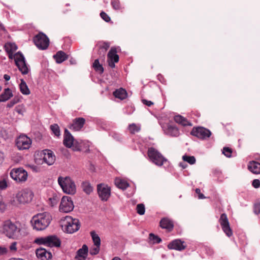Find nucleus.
<instances>
[{
  "label": "nucleus",
  "instance_id": "f257e3e1",
  "mask_svg": "<svg viewBox=\"0 0 260 260\" xmlns=\"http://www.w3.org/2000/svg\"><path fill=\"white\" fill-rule=\"evenodd\" d=\"M5 49L9 55L10 59L14 58L16 64L19 68V70L23 74H26L28 73V68L26 67L24 61V58L22 54L19 53H13L17 49V46L15 43H7L5 45Z\"/></svg>",
  "mask_w": 260,
  "mask_h": 260
},
{
  "label": "nucleus",
  "instance_id": "f03ea898",
  "mask_svg": "<svg viewBox=\"0 0 260 260\" xmlns=\"http://www.w3.org/2000/svg\"><path fill=\"white\" fill-rule=\"evenodd\" d=\"M34 157L35 162L38 165H41L45 163L48 166H52L56 160L55 154L50 149L36 151Z\"/></svg>",
  "mask_w": 260,
  "mask_h": 260
},
{
  "label": "nucleus",
  "instance_id": "7ed1b4c3",
  "mask_svg": "<svg viewBox=\"0 0 260 260\" xmlns=\"http://www.w3.org/2000/svg\"><path fill=\"white\" fill-rule=\"evenodd\" d=\"M60 224L62 231L69 234L76 232L80 228V222L79 219L73 218L70 216H66L62 218L60 220Z\"/></svg>",
  "mask_w": 260,
  "mask_h": 260
},
{
  "label": "nucleus",
  "instance_id": "20e7f679",
  "mask_svg": "<svg viewBox=\"0 0 260 260\" xmlns=\"http://www.w3.org/2000/svg\"><path fill=\"white\" fill-rule=\"evenodd\" d=\"M51 220V217L47 212L37 214L34 216V229L43 231L48 226Z\"/></svg>",
  "mask_w": 260,
  "mask_h": 260
},
{
  "label": "nucleus",
  "instance_id": "39448f33",
  "mask_svg": "<svg viewBox=\"0 0 260 260\" xmlns=\"http://www.w3.org/2000/svg\"><path fill=\"white\" fill-rule=\"evenodd\" d=\"M58 183L63 191L69 194H74L76 192V186L74 181L69 176H59Z\"/></svg>",
  "mask_w": 260,
  "mask_h": 260
},
{
  "label": "nucleus",
  "instance_id": "423d86ee",
  "mask_svg": "<svg viewBox=\"0 0 260 260\" xmlns=\"http://www.w3.org/2000/svg\"><path fill=\"white\" fill-rule=\"evenodd\" d=\"M147 154L152 162L158 166H161L167 161V159L153 147L148 148Z\"/></svg>",
  "mask_w": 260,
  "mask_h": 260
},
{
  "label": "nucleus",
  "instance_id": "0eeeda50",
  "mask_svg": "<svg viewBox=\"0 0 260 260\" xmlns=\"http://www.w3.org/2000/svg\"><path fill=\"white\" fill-rule=\"evenodd\" d=\"M11 177L17 183H23L26 181L27 172L22 168H13L10 173Z\"/></svg>",
  "mask_w": 260,
  "mask_h": 260
},
{
  "label": "nucleus",
  "instance_id": "6e6552de",
  "mask_svg": "<svg viewBox=\"0 0 260 260\" xmlns=\"http://www.w3.org/2000/svg\"><path fill=\"white\" fill-rule=\"evenodd\" d=\"M34 43L39 49L45 50L49 46V40L45 34L41 32L34 37Z\"/></svg>",
  "mask_w": 260,
  "mask_h": 260
},
{
  "label": "nucleus",
  "instance_id": "1a4fd4ad",
  "mask_svg": "<svg viewBox=\"0 0 260 260\" xmlns=\"http://www.w3.org/2000/svg\"><path fill=\"white\" fill-rule=\"evenodd\" d=\"M3 230V232L6 235L10 238H14L18 231L17 226L9 220H6L4 222Z\"/></svg>",
  "mask_w": 260,
  "mask_h": 260
},
{
  "label": "nucleus",
  "instance_id": "9d476101",
  "mask_svg": "<svg viewBox=\"0 0 260 260\" xmlns=\"http://www.w3.org/2000/svg\"><path fill=\"white\" fill-rule=\"evenodd\" d=\"M190 134L200 139L205 140L209 138L212 133L209 129L204 127L199 126L194 127L192 129Z\"/></svg>",
  "mask_w": 260,
  "mask_h": 260
},
{
  "label": "nucleus",
  "instance_id": "9b49d317",
  "mask_svg": "<svg viewBox=\"0 0 260 260\" xmlns=\"http://www.w3.org/2000/svg\"><path fill=\"white\" fill-rule=\"evenodd\" d=\"M74 206L71 198L68 196H63L59 206V211L64 213H68L72 211Z\"/></svg>",
  "mask_w": 260,
  "mask_h": 260
},
{
  "label": "nucleus",
  "instance_id": "f8f14e48",
  "mask_svg": "<svg viewBox=\"0 0 260 260\" xmlns=\"http://www.w3.org/2000/svg\"><path fill=\"white\" fill-rule=\"evenodd\" d=\"M32 191L30 189L26 188L18 192L16 196L17 201L20 204H25L32 200Z\"/></svg>",
  "mask_w": 260,
  "mask_h": 260
},
{
  "label": "nucleus",
  "instance_id": "ddd939ff",
  "mask_svg": "<svg viewBox=\"0 0 260 260\" xmlns=\"http://www.w3.org/2000/svg\"><path fill=\"white\" fill-rule=\"evenodd\" d=\"M219 222L226 235L229 237H231L233 235V232L230 228L229 219L225 213L221 214Z\"/></svg>",
  "mask_w": 260,
  "mask_h": 260
},
{
  "label": "nucleus",
  "instance_id": "4468645a",
  "mask_svg": "<svg viewBox=\"0 0 260 260\" xmlns=\"http://www.w3.org/2000/svg\"><path fill=\"white\" fill-rule=\"evenodd\" d=\"M31 144V139L26 135H20L16 140V145L19 150L28 149Z\"/></svg>",
  "mask_w": 260,
  "mask_h": 260
},
{
  "label": "nucleus",
  "instance_id": "2eb2a0df",
  "mask_svg": "<svg viewBox=\"0 0 260 260\" xmlns=\"http://www.w3.org/2000/svg\"><path fill=\"white\" fill-rule=\"evenodd\" d=\"M99 197L103 201H107L111 195V189L107 185L100 184L97 186Z\"/></svg>",
  "mask_w": 260,
  "mask_h": 260
},
{
  "label": "nucleus",
  "instance_id": "dca6fc26",
  "mask_svg": "<svg viewBox=\"0 0 260 260\" xmlns=\"http://www.w3.org/2000/svg\"><path fill=\"white\" fill-rule=\"evenodd\" d=\"M117 53L116 48L112 47L107 54L108 64L111 68H115V63L119 61V57Z\"/></svg>",
  "mask_w": 260,
  "mask_h": 260
},
{
  "label": "nucleus",
  "instance_id": "f3484780",
  "mask_svg": "<svg viewBox=\"0 0 260 260\" xmlns=\"http://www.w3.org/2000/svg\"><path fill=\"white\" fill-rule=\"evenodd\" d=\"M85 123V119L84 118H76L69 126V128L72 131H79L83 127Z\"/></svg>",
  "mask_w": 260,
  "mask_h": 260
},
{
  "label": "nucleus",
  "instance_id": "a211bd4d",
  "mask_svg": "<svg viewBox=\"0 0 260 260\" xmlns=\"http://www.w3.org/2000/svg\"><path fill=\"white\" fill-rule=\"evenodd\" d=\"M74 142L75 139L73 136L67 129H65L63 140V145L67 148H71Z\"/></svg>",
  "mask_w": 260,
  "mask_h": 260
},
{
  "label": "nucleus",
  "instance_id": "6ab92c4d",
  "mask_svg": "<svg viewBox=\"0 0 260 260\" xmlns=\"http://www.w3.org/2000/svg\"><path fill=\"white\" fill-rule=\"evenodd\" d=\"M168 247L170 249L181 251L186 248V246L184 245V241H182L180 239H176L170 243L168 245Z\"/></svg>",
  "mask_w": 260,
  "mask_h": 260
},
{
  "label": "nucleus",
  "instance_id": "aec40b11",
  "mask_svg": "<svg viewBox=\"0 0 260 260\" xmlns=\"http://www.w3.org/2000/svg\"><path fill=\"white\" fill-rule=\"evenodd\" d=\"M36 256L39 260H48L52 257V254L44 248L36 250Z\"/></svg>",
  "mask_w": 260,
  "mask_h": 260
},
{
  "label": "nucleus",
  "instance_id": "412c9836",
  "mask_svg": "<svg viewBox=\"0 0 260 260\" xmlns=\"http://www.w3.org/2000/svg\"><path fill=\"white\" fill-rule=\"evenodd\" d=\"M159 224L162 229H166L168 232L172 231L174 228L173 221L167 217L162 218L160 221Z\"/></svg>",
  "mask_w": 260,
  "mask_h": 260
},
{
  "label": "nucleus",
  "instance_id": "4be33fe9",
  "mask_svg": "<svg viewBox=\"0 0 260 260\" xmlns=\"http://www.w3.org/2000/svg\"><path fill=\"white\" fill-rule=\"evenodd\" d=\"M46 246L49 247H58L60 246V241L54 235H51L46 237Z\"/></svg>",
  "mask_w": 260,
  "mask_h": 260
},
{
  "label": "nucleus",
  "instance_id": "5701e85b",
  "mask_svg": "<svg viewBox=\"0 0 260 260\" xmlns=\"http://www.w3.org/2000/svg\"><path fill=\"white\" fill-rule=\"evenodd\" d=\"M88 251V248L86 245L84 244L81 248H80L76 252L75 259L77 260H85Z\"/></svg>",
  "mask_w": 260,
  "mask_h": 260
},
{
  "label": "nucleus",
  "instance_id": "b1692460",
  "mask_svg": "<svg viewBox=\"0 0 260 260\" xmlns=\"http://www.w3.org/2000/svg\"><path fill=\"white\" fill-rule=\"evenodd\" d=\"M165 132L167 135L172 137H178L179 135V129L174 125L168 124Z\"/></svg>",
  "mask_w": 260,
  "mask_h": 260
},
{
  "label": "nucleus",
  "instance_id": "393cba45",
  "mask_svg": "<svg viewBox=\"0 0 260 260\" xmlns=\"http://www.w3.org/2000/svg\"><path fill=\"white\" fill-rule=\"evenodd\" d=\"M248 169L253 174H260V163L255 161H250L248 165Z\"/></svg>",
  "mask_w": 260,
  "mask_h": 260
},
{
  "label": "nucleus",
  "instance_id": "a878e982",
  "mask_svg": "<svg viewBox=\"0 0 260 260\" xmlns=\"http://www.w3.org/2000/svg\"><path fill=\"white\" fill-rule=\"evenodd\" d=\"M53 58L57 63H61L68 58V55L63 51H59L53 55Z\"/></svg>",
  "mask_w": 260,
  "mask_h": 260
},
{
  "label": "nucleus",
  "instance_id": "bb28decb",
  "mask_svg": "<svg viewBox=\"0 0 260 260\" xmlns=\"http://www.w3.org/2000/svg\"><path fill=\"white\" fill-rule=\"evenodd\" d=\"M174 119L176 123L181 124L184 126H192V123L189 121H188V120L186 118H185V117H183L181 115H176L175 116H174Z\"/></svg>",
  "mask_w": 260,
  "mask_h": 260
},
{
  "label": "nucleus",
  "instance_id": "cd10ccee",
  "mask_svg": "<svg viewBox=\"0 0 260 260\" xmlns=\"http://www.w3.org/2000/svg\"><path fill=\"white\" fill-rule=\"evenodd\" d=\"M110 47V43L108 42H103L99 47V54L101 57L104 59L106 52Z\"/></svg>",
  "mask_w": 260,
  "mask_h": 260
},
{
  "label": "nucleus",
  "instance_id": "c85d7f7f",
  "mask_svg": "<svg viewBox=\"0 0 260 260\" xmlns=\"http://www.w3.org/2000/svg\"><path fill=\"white\" fill-rule=\"evenodd\" d=\"M113 94L116 98H118L120 100L125 99L127 97V95L126 91L122 88L116 89L113 92Z\"/></svg>",
  "mask_w": 260,
  "mask_h": 260
},
{
  "label": "nucleus",
  "instance_id": "c756f323",
  "mask_svg": "<svg viewBox=\"0 0 260 260\" xmlns=\"http://www.w3.org/2000/svg\"><path fill=\"white\" fill-rule=\"evenodd\" d=\"M13 96L12 91L9 88H6L0 94V102H5Z\"/></svg>",
  "mask_w": 260,
  "mask_h": 260
},
{
  "label": "nucleus",
  "instance_id": "7c9ffc66",
  "mask_svg": "<svg viewBox=\"0 0 260 260\" xmlns=\"http://www.w3.org/2000/svg\"><path fill=\"white\" fill-rule=\"evenodd\" d=\"M115 184L117 187L122 189H125L128 186V184L125 181L120 178L115 179Z\"/></svg>",
  "mask_w": 260,
  "mask_h": 260
},
{
  "label": "nucleus",
  "instance_id": "2f4dec72",
  "mask_svg": "<svg viewBox=\"0 0 260 260\" xmlns=\"http://www.w3.org/2000/svg\"><path fill=\"white\" fill-rule=\"evenodd\" d=\"M83 190L87 194H89L93 190L90 183L88 181L83 182L82 183Z\"/></svg>",
  "mask_w": 260,
  "mask_h": 260
},
{
  "label": "nucleus",
  "instance_id": "473e14b6",
  "mask_svg": "<svg viewBox=\"0 0 260 260\" xmlns=\"http://www.w3.org/2000/svg\"><path fill=\"white\" fill-rule=\"evenodd\" d=\"M19 87L21 92L23 94H29L30 93V90L26 83L23 80H21V83L19 85Z\"/></svg>",
  "mask_w": 260,
  "mask_h": 260
},
{
  "label": "nucleus",
  "instance_id": "72a5a7b5",
  "mask_svg": "<svg viewBox=\"0 0 260 260\" xmlns=\"http://www.w3.org/2000/svg\"><path fill=\"white\" fill-rule=\"evenodd\" d=\"M93 68L95 71L98 72L101 74L104 72V68L102 65L100 63L99 59H96L94 60L93 63Z\"/></svg>",
  "mask_w": 260,
  "mask_h": 260
},
{
  "label": "nucleus",
  "instance_id": "f704fd0d",
  "mask_svg": "<svg viewBox=\"0 0 260 260\" xmlns=\"http://www.w3.org/2000/svg\"><path fill=\"white\" fill-rule=\"evenodd\" d=\"M128 129L131 134H135L136 133H138L140 131L141 126L140 125L132 123L129 125Z\"/></svg>",
  "mask_w": 260,
  "mask_h": 260
},
{
  "label": "nucleus",
  "instance_id": "c9c22d12",
  "mask_svg": "<svg viewBox=\"0 0 260 260\" xmlns=\"http://www.w3.org/2000/svg\"><path fill=\"white\" fill-rule=\"evenodd\" d=\"M90 235L92 237V239L94 243V245L96 246H100L101 239L98 235L96 234L94 231H91L90 232Z\"/></svg>",
  "mask_w": 260,
  "mask_h": 260
},
{
  "label": "nucleus",
  "instance_id": "e433bc0d",
  "mask_svg": "<svg viewBox=\"0 0 260 260\" xmlns=\"http://www.w3.org/2000/svg\"><path fill=\"white\" fill-rule=\"evenodd\" d=\"M50 129L56 136L59 137L60 136V128L57 124L51 125Z\"/></svg>",
  "mask_w": 260,
  "mask_h": 260
},
{
  "label": "nucleus",
  "instance_id": "4c0bfd02",
  "mask_svg": "<svg viewBox=\"0 0 260 260\" xmlns=\"http://www.w3.org/2000/svg\"><path fill=\"white\" fill-rule=\"evenodd\" d=\"M182 159L184 161L188 162L190 165H193L196 162V158L193 156L185 155L183 156Z\"/></svg>",
  "mask_w": 260,
  "mask_h": 260
},
{
  "label": "nucleus",
  "instance_id": "58836bf2",
  "mask_svg": "<svg viewBox=\"0 0 260 260\" xmlns=\"http://www.w3.org/2000/svg\"><path fill=\"white\" fill-rule=\"evenodd\" d=\"M137 212L141 215H144L145 212V206L143 204H139L137 205L136 207Z\"/></svg>",
  "mask_w": 260,
  "mask_h": 260
},
{
  "label": "nucleus",
  "instance_id": "ea45409f",
  "mask_svg": "<svg viewBox=\"0 0 260 260\" xmlns=\"http://www.w3.org/2000/svg\"><path fill=\"white\" fill-rule=\"evenodd\" d=\"M149 239L153 243H159L161 241V239L159 237L152 233L149 234Z\"/></svg>",
  "mask_w": 260,
  "mask_h": 260
},
{
  "label": "nucleus",
  "instance_id": "a19ab883",
  "mask_svg": "<svg viewBox=\"0 0 260 260\" xmlns=\"http://www.w3.org/2000/svg\"><path fill=\"white\" fill-rule=\"evenodd\" d=\"M34 242L39 245H44L46 246V237L37 238L34 241Z\"/></svg>",
  "mask_w": 260,
  "mask_h": 260
},
{
  "label": "nucleus",
  "instance_id": "79ce46f5",
  "mask_svg": "<svg viewBox=\"0 0 260 260\" xmlns=\"http://www.w3.org/2000/svg\"><path fill=\"white\" fill-rule=\"evenodd\" d=\"M222 153L227 157H231L232 156V150L229 147H224L223 148Z\"/></svg>",
  "mask_w": 260,
  "mask_h": 260
},
{
  "label": "nucleus",
  "instance_id": "37998d69",
  "mask_svg": "<svg viewBox=\"0 0 260 260\" xmlns=\"http://www.w3.org/2000/svg\"><path fill=\"white\" fill-rule=\"evenodd\" d=\"M100 246L94 245L90 249V254L91 255H96L100 251Z\"/></svg>",
  "mask_w": 260,
  "mask_h": 260
},
{
  "label": "nucleus",
  "instance_id": "c03bdc74",
  "mask_svg": "<svg viewBox=\"0 0 260 260\" xmlns=\"http://www.w3.org/2000/svg\"><path fill=\"white\" fill-rule=\"evenodd\" d=\"M111 5L115 10H119L120 9V3L118 1L113 0L111 2Z\"/></svg>",
  "mask_w": 260,
  "mask_h": 260
},
{
  "label": "nucleus",
  "instance_id": "a18cd8bd",
  "mask_svg": "<svg viewBox=\"0 0 260 260\" xmlns=\"http://www.w3.org/2000/svg\"><path fill=\"white\" fill-rule=\"evenodd\" d=\"M100 16L106 22H108L111 20L110 17L104 12H101Z\"/></svg>",
  "mask_w": 260,
  "mask_h": 260
},
{
  "label": "nucleus",
  "instance_id": "49530a36",
  "mask_svg": "<svg viewBox=\"0 0 260 260\" xmlns=\"http://www.w3.org/2000/svg\"><path fill=\"white\" fill-rule=\"evenodd\" d=\"M253 210L254 213L257 215L260 213V203H257L254 204Z\"/></svg>",
  "mask_w": 260,
  "mask_h": 260
},
{
  "label": "nucleus",
  "instance_id": "de8ad7c7",
  "mask_svg": "<svg viewBox=\"0 0 260 260\" xmlns=\"http://www.w3.org/2000/svg\"><path fill=\"white\" fill-rule=\"evenodd\" d=\"M195 191L196 193L198 194V198L199 199H203L206 198V197H205L204 195L201 193V190L199 188H196Z\"/></svg>",
  "mask_w": 260,
  "mask_h": 260
},
{
  "label": "nucleus",
  "instance_id": "09e8293b",
  "mask_svg": "<svg viewBox=\"0 0 260 260\" xmlns=\"http://www.w3.org/2000/svg\"><path fill=\"white\" fill-rule=\"evenodd\" d=\"M252 185L254 188H257L260 186V181L258 179H254Z\"/></svg>",
  "mask_w": 260,
  "mask_h": 260
},
{
  "label": "nucleus",
  "instance_id": "8fccbe9b",
  "mask_svg": "<svg viewBox=\"0 0 260 260\" xmlns=\"http://www.w3.org/2000/svg\"><path fill=\"white\" fill-rule=\"evenodd\" d=\"M7 187V182L6 180L0 181V189H3Z\"/></svg>",
  "mask_w": 260,
  "mask_h": 260
},
{
  "label": "nucleus",
  "instance_id": "3c124183",
  "mask_svg": "<svg viewBox=\"0 0 260 260\" xmlns=\"http://www.w3.org/2000/svg\"><path fill=\"white\" fill-rule=\"evenodd\" d=\"M18 102V99H14L8 104V106L9 107H11L13 106L15 104L17 103Z\"/></svg>",
  "mask_w": 260,
  "mask_h": 260
},
{
  "label": "nucleus",
  "instance_id": "603ef678",
  "mask_svg": "<svg viewBox=\"0 0 260 260\" xmlns=\"http://www.w3.org/2000/svg\"><path fill=\"white\" fill-rule=\"evenodd\" d=\"M142 103L144 105H147V106H149V107H150L151 106L153 105V102H152L150 101H148V100H145V99H143L142 100Z\"/></svg>",
  "mask_w": 260,
  "mask_h": 260
},
{
  "label": "nucleus",
  "instance_id": "864d4df0",
  "mask_svg": "<svg viewBox=\"0 0 260 260\" xmlns=\"http://www.w3.org/2000/svg\"><path fill=\"white\" fill-rule=\"evenodd\" d=\"M17 243L16 242H13L11 245L10 246V249L11 251H16L17 247H16Z\"/></svg>",
  "mask_w": 260,
  "mask_h": 260
},
{
  "label": "nucleus",
  "instance_id": "5fc2aeb1",
  "mask_svg": "<svg viewBox=\"0 0 260 260\" xmlns=\"http://www.w3.org/2000/svg\"><path fill=\"white\" fill-rule=\"evenodd\" d=\"M7 252V249L5 247L0 246V255L6 254Z\"/></svg>",
  "mask_w": 260,
  "mask_h": 260
},
{
  "label": "nucleus",
  "instance_id": "6e6d98bb",
  "mask_svg": "<svg viewBox=\"0 0 260 260\" xmlns=\"http://www.w3.org/2000/svg\"><path fill=\"white\" fill-rule=\"evenodd\" d=\"M4 78L6 81H8L10 79V76L8 75L5 74L4 76Z\"/></svg>",
  "mask_w": 260,
  "mask_h": 260
},
{
  "label": "nucleus",
  "instance_id": "4d7b16f0",
  "mask_svg": "<svg viewBox=\"0 0 260 260\" xmlns=\"http://www.w3.org/2000/svg\"><path fill=\"white\" fill-rule=\"evenodd\" d=\"M33 169H34V171H36V172H39V171H40V167H37L34 166Z\"/></svg>",
  "mask_w": 260,
  "mask_h": 260
},
{
  "label": "nucleus",
  "instance_id": "13d9d810",
  "mask_svg": "<svg viewBox=\"0 0 260 260\" xmlns=\"http://www.w3.org/2000/svg\"><path fill=\"white\" fill-rule=\"evenodd\" d=\"M3 204V197L0 194V205Z\"/></svg>",
  "mask_w": 260,
  "mask_h": 260
},
{
  "label": "nucleus",
  "instance_id": "bf43d9fd",
  "mask_svg": "<svg viewBox=\"0 0 260 260\" xmlns=\"http://www.w3.org/2000/svg\"><path fill=\"white\" fill-rule=\"evenodd\" d=\"M9 260H24L22 258H11Z\"/></svg>",
  "mask_w": 260,
  "mask_h": 260
},
{
  "label": "nucleus",
  "instance_id": "052dcab7",
  "mask_svg": "<svg viewBox=\"0 0 260 260\" xmlns=\"http://www.w3.org/2000/svg\"><path fill=\"white\" fill-rule=\"evenodd\" d=\"M0 28L3 30L4 31H5V28L3 24H0Z\"/></svg>",
  "mask_w": 260,
  "mask_h": 260
},
{
  "label": "nucleus",
  "instance_id": "680f3d73",
  "mask_svg": "<svg viewBox=\"0 0 260 260\" xmlns=\"http://www.w3.org/2000/svg\"><path fill=\"white\" fill-rule=\"evenodd\" d=\"M112 260H121L120 258L118 257H115L112 259Z\"/></svg>",
  "mask_w": 260,
  "mask_h": 260
},
{
  "label": "nucleus",
  "instance_id": "e2e57ef3",
  "mask_svg": "<svg viewBox=\"0 0 260 260\" xmlns=\"http://www.w3.org/2000/svg\"><path fill=\"white\" fill-rule=\"evenodd\" d=\"M180 165L181 166H182V167L183 169L185 168V166H184V165H182V163H180Z\"/></svg>",
  "mask_w": 260,
  "mask_h": 260
},
{
  "label": "nucleus",
  "instance_id": "0e129e2a",
  "mask_svg": "<svg viewBox=\"0 0 260 260\" xmlns=\"http://www.w3.org/2000/svg\"><path fill=\"white\" fill-rule=\"evenodd\" d=\"M30 222L32 223V218L30 220Z\"/></svg>",
  "mask_w": 260,
  "mask_h": 260
}]
</instances>
